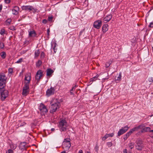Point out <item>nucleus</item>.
I'll list each match as a JSON object with an SVG mask.
<instances>
[{
    "label": "nucleus",
    "instance_id": "1",
    "mask_svg": "<svg viewBox=\"0 0 153 153\" xmlns=\"http://www.w3.org/2000/svg\"><path fill=\"white\" fill-rule=\"evenodd\" d=\"M31 79V74L29 72L27 73L25 75V85L23 88L22 94L26 96L29 93V84Z\"/></svg>",
    "mask_w": 153,
    "mask_h": 153
},
{
    "label": "nucleus",
    "instance_id": "2",
    "mask_svg": "<svg viewBox=\"0 0 153 153\" xmlns=\"http://www.w3.org/2000/svg\"><path fill=\"white\" fill-rule=\"evenodd\" d=\"M51 104L50 107V112L53 113L56 110L59 108L60 103L58 100L56 99H53L51 102Z\"/></svg>",
    "mask_w": 153,
    "mask_h": 153
},
{
    "label": "nucleus",
    "instance_id": "3",
    "mask_svg": "<svg viewBox=\"0 0 153 153\" xmlns=\"http://www.w3.org/2000/svg\"><path fill=\"white\" fill-rule=\"evenodd\" d=\"M7 79V77L5 74L0 73V88H4L5 87Z\"/></svg>",
    "mask_w": 153,
    "mask_h": 153
},
{
    "label": "nucleus",
    "instance_id": "4",
    "mask_svg": "<svg viewBox=\"0 0 153 153\" xmlns=\"http://www.w3.org/2000/svg\"><path fill=\"white\" fill-rule=\"evenodd\" d=\"M58 127L61 131H66L67 129V128L68 127L67 122L65 120H61L59 122Z\"/></svg>",
    "mask_w": 153,
    "mask_h": 153
},
{
    "label": "nucleus",
    "instance_id": "5",
    "mask_svg": "<svg viewBox=\"0 0 153 153\" xmlns=\"http://www.w3.org/2000/svg\"><path fill=\"white\" fill-rule=\"evenodd\" d=\"M1 93V99L2 101H4L8 95L9 92L8 91L4 89V88H0Z\"/></svg>",
    "mask_w": 153,
    "mask_h": 153
},
{
    "label": "nucleus",
    "instance_id": "6",
    "mask_svg": "<svg viewBox=\"0 0 153 153\" xmlns=\"http://www.w3.org/2000/svg\"><path fill=\"white\" fill-rule=\"evenodd\" d=\"M43 72L41 70H39L36 72L35 76L36 80L37 82H39L43 75Z\"/></svg>",
    "mask_w": 153,
    "mask_h": 153
},
{
    "label": "nucleus",
    "instance_id": "7",
    "mask_svg": "<svg viewBox=\"0 0 153 153\" xmlns=\"http://www.w3.org/2000/svg\"><path fill=\"white\" fill-rule=\"evenodd\" d=\"M129 127L127 126H125L120 129L117 133V135L120 136L125 133L128 129Z\"/></svg>",
    "mask_w": 153,
    "mask_h": 153
},
{
    "label": "nucleus",
    "instance_id": "8",
    "mask_svg": "<svg viewBox=\"0 0 153 153\" xmlns=\"http://www.w3.org/2000/svg\"><path fill=\"white\" fill-rule=\"evenodd\" d=\"M55 89L54 87H51L50 88L48 89L46 92V95L49 97L54 94Z\"/></svg>",
    "mask_w": 153,
    "mask_h": 153
},
{
    "label": "nucleus",
    "instance_id": "9",
    "mask_svg": "<svg viewBox=\"0 0 153 153\" xmlns=\"http://www.w3.org/2000/svg\"><path fill=\"white\" fill-rule=\"evenodd\" d=\"M39 109L40 111L42 113L44 114L48 112V110L47 109L46 107L42 104H41L40 105Z\"/></svg>",
    "mask_w": 153,
    "mask_h": 153
},
{
    "label": "nucleus",
    "instance_id": "10",
    "mask_svg": "<svg viewBox=\"0 0 153 153\" xmlns=\"http://www.w3.org/2000/svg\"><path fill=\"white\" fill-rule=\"evenodd\" d=\"M102 22L101 20H97L94 22L93 26L95 28L99 29L102 25Z\"/></svg>",
    "mask_w": 153,
    "mask_h": 153
},
{
    "label": "nucleus",
    "instance_id": "11",
    "mask_svg": "<svg viewBox=\"0 0 153 153\" xmlns=\"http://www.w3.org/2000/svg\"><path fill=\"white\" fill-rule=\"evenodd\" d=\"M135 147L136 149L138 150H141L143 148L142 142L140 140H139L138 142L136 143Z\"/></svg>",
    "mask_w": 153,
    "mask_h": 153
},
{
    "label": "nucleus",
    "instance_id": "12",
    "mask_svg": "<svg viewBox=\"0 0 153 153\" xmlns=\"http://www.w3.org/2000/svg\"><path fill=\"white\" fill-rule=\"evenodd\" d=\"M12 9V14L15 15H17L19 13V7L18 6H15Z\"/></svg>",
    "mask_w": 153,
    "mask_h": 153
},
{
    "label": "nucleus",
    "instance_id": "13",
    "mask_svg": "<svg viewBox=\"0 0 153 153\" xmlns=\"http://www.w3.org/2000/svg\"><path fill=\"white\" fill-rule=\"evenodd\" d=\"M29 33L28 36L29 37H34L36 36V33L35 31L33 29H29L28 31Z\"/></svg>",
    "mask_w": 153,
    "mask_h": 153
},
{
    "label": "nucleus",
    "instance_id": "14",
    "mask_svg": "<svg viewBox=\"0 0 153 153\" xmlns=\"http://www.w3.org/2000/svg\"><path fill=\"white\" fill-rule=\"evenodd\" d=\"M112 17V15L110 14L107 15L103 19V22L105 23H106L109 22L111 19Z\"/></svg>",
    "mask_w": 153,
    "mask_h": 153
},
{
    "label": "nucleus",
    "instance_id": "15",
    "mask_svg": "<svg viewBox=\"0 0 153 153\" xmlns=\"http://www.w3.org/2000/svg\"><path fill=\"white\" fill-rule=\"evenodd\" d=\"M22 10H29L30 11L33 10H34V9L32 6L30 5L23 6L22 7Z\"/></svg>",
    "mask_w": 153,
    "mask_h": 153
},
{
    "label": "nucleus",
    "instance_id": "16",
    "mask_svg": "<svg viewBox=\"0 0 153 153\" xmlns=\"http://www.w3.org/2000/svg\"><path fill=\"white\" fill-rule=\"evenodd\" d=\"M63 148L66 150H68L71 146V143H66L65 142L63 143Z\"/></svg>",
    "mask_w": 153,
    "mask_h": 153
},
{
    "label": "nucleus",
    "instance_id": "17",
    "mask_svg": "<svg viewBox=\"0 0 153 153\" xmlns=\"http://www.w3.org/2000/svg\"><path fill=\"white\" fill-rule=\"evenodd\" d=\"M19 149L21 150H26L27 147L25 142L21 143L19 146Z\"/></svg>",
    "mask_w": 153,
    "mask_h": 153
},
{
    "label": "nucleus",
    "instance_id": "18",
    "mask_svg": "<svg viewBox=\"0 0 153 153\" xmlns=\"http://www.w3.org/2000/svg\"><path fill=\"white\" fill-rule=\"evenodd\" d=\"M46 76L50 77L52 76V74L53 72V71L51 68H48L46 70Z\"/></svg>",
    "mask_w": 153,
    "mask_h": 153
},
{
    "label": "nucleus",
    "instance_id": "19",
    "mask_svg": "<svg viewBox=\"0 0 153 153\" xmlns=\"http://www.w3.org/2000/svg\"><path fill=\"white\" fill-rule=\"evenodd\" d=\"M108 25L107 24L103 25L102 27V30L104 32L107 31L108 30Z\"/></svg>",
    "mask_w": 153,
    "mask_h": 153
},
{
    "label": "nucleus",
    "instance_id": "20",
    "mask_svg": "<svg viewBox=\"0 0 153 153\" xmlns=\"http://www.w3.org/2000/svg\"><path fill=\"white\" fill-rule=\"evenodd\" d=\"M151 128L149 127H145L143 128L141 130V132L142 133L145 132H150Z\"/></svg>",
    "mask_w": 153,
    "mask_h": 153
},
{
    "label": "nucleus",
    "instance_id": "21",
    "mask_svg": "<svg viewBox=\"0 0 153 153\" xmlns=\"http://www.w3.org/2000/svg\"><path fill=\"white\" fill-rule=\"evenodd\" d=\"M131 134V132L129 131L126 133L124 136L123 139L125 140H126L128 138Z\"/></svg>",
    "mask_w": 153,
    "mask_h": 153
},
{
    "label": "nucleus",
    "instance_id": "22",
    "mask_svg": "<svg viewBox=\"0 0 153 153\" xmlns=\"http://www.w3.org/2000/svg\"><path fill=\"white\" fill-rule=\"evenodd\" d=\"M121 74L120 73L118 75L117 74L115 77V79L116 80H120L121 79Z\"/></svg>",
    "mask_w": 153,
    "mask_h": 153
},
{
    "label": "nucleus",
    "instance_id": "23",
    "mask_svg": "<svg viewBox=\"0 0 153 153\" xmlns=\"http://www.w3.org/2000/svg\"><path fill=\"white\" fill-rule=\"evenodd\" d=\"M17 146V145L13 144V143H11L10 144V148L13 150H14L15 149Z\"/></svg>",
    "mask_w": 153,
    "mask_h": 153
},
{
    "label": "nucleus",
    "instance_id": "24",
    "mask_svg": "<svg viewBox=\"0 0 153 153\" xmlns=\"http://www.w3.org/2000/svg\"><path fill=\"white\" fill-rule=\"evenodd\" d=\"M1 57L3 59H4L6 56V54L5 52L3 51L1 53Z\"/></svg>",
    "mask_w": 153,
    "mask_h": 153
},
{
    "label": "nucleus",
    "instance_id": "25",
    "mask_svg": "<svg viewBox=\"0 0 153 153\" xmlns=\"http://www.w3.org/2000/svg\"><path fill=\"white\" fill-rule=\"evenodd\" d=\"M40 53V51L39 50H36L35 52V58L37 57L38 56Z\"/></svg>",
    "mask_w": 153,
    "mask_h": 153
},
{
    "label": "nucleus",
    "instance_id": "26",
    "mask_svg": "<svg viewBox=\"0 0 153 153\" xmlns=\"http://www.w3.org/2000/svg\"><path fill=\"white\" fill-rule=\"evenodd\" d=\"M138 130V129L137 127H135L130 130L129 131H130L131 132V133L132 134L133 132L135 131H137Z\"/></svg>",
    "mask_w": 153,
    "mask_h": 153
},
{
    "label": "nucleus",
    "instance_id": "27",
    "mask_svg": "<svg viewBox=\"0 0 153 153\" xmlns=\"http://www.w3.org/2000/svg\"><path fill=\"white\" fill-rule=\"evenodd\" d=\"M99 76L98 74H97L95 76H94L91 78L90 79L91 81H95L97 79V78H98Z\"/></svg>",
    "mask_w": 153,
    "mask_h": 153
},
{
    "label": "nucleus",
    "instance_id": "28",
    "mask_svg": "<svg viewBox=\"0 0 153 153\" xmlns=\"http://www.w3.org/2000/svg\"><path fill=\"white\" fill-rule=\"evenodd\" d=\"M11 22V19L10 18L8 19H7L5 22L6 23V24L7 25H10Z\"/></svg>",
    "mask_w": 153,
    "mask_h": 153
},
{
    "label": "nucleus",
    "instance_id": "29",
    "mask_svg": "<svg viewBox=\"0 0 153 153\" xmlns=\"http://www.w3.org/2000/svg\"><path fill=\"white\" fill-rule=\"evenodd\" d=\"M111 60H110L108 62H106L105 64V67L107 68H108L111 64Z\"/></svg>",
    "mask_w": 153,
    "mask_h": 153
},
{
    "label": "nucleus",
    "instance_id": "30",
    "mask_svg": "<svg viewBox=\"0 0 153 153\" xmlns=\"http://www.w3.org/2000/svg\"><path fill=\"white\" fill-rule=\"evenodd\" d=\"M108 137H109V134H106L104 137H102V140L104 141Z\"/></svg>",
    "mask_w": 153,
    "mask_h": 153
},
{
    "label": "nucleus",
    "instance_id": "31",
    "mask_svg": "<svg viewBox=\"0 0 153 153\" xmlns=\"http://www.w3.org/2000/svg\"><path fill=\"white\" fill-rule=\"evenodd\" d=\"M0 34L2 35H3L5 34V31L4 29L2 28L0 30Z\"/></svg>",
    "mask_w": 153,
    "mask_h": 153
},
{
    "label": "nucleus",
    "instance_id": "32",
    "mask_svg": "<svg viewBox=\"0 0 153 153\" xmlns=\"http://www.w3.org/2000/svg\"><path fill=\"white\" fill-rule=\"evenodd\" d=\"M70 139L69 138H66L64 140L63 143L65 142L66 143H71L70 142Z\"/></svg>",
    "mask_w": 153,
    "mask_h": 153
},
{
    "label": "nucleus",
    "instance_id": "33",
    "mask_svg": "<svg viewBox=\"0 0 153 153\" xmlns=\"http://www.w3.org/2000/svg\"><path fill=\"white\" fill-rule=\"evenodd\" d=\"M76 87V86H75L73 87L70 90V93H71V94L73 95V94H74V90L75 89Z\"/></svg>",
    "mask_w": 153,
    "mask_h": 153
},
{
    "label": "nucleus",
    "instance_id": "34",
    "mask_svg": "<svg viewBox=\"0 0 153 153\" xmlns=\"http://www.w3.org/2000/svg\"><path fill=\"white\" fill-rule=\"evenodd\" d=\"M134 143H131L128 144L129 147L131 149H132L134 147Z\"/></svg>",
    "mask_w": 153,
    "mask_h": 153
},
{
    "label": "nucleus",
    "instance_id": "35",
    "mask_svg": "<svg viewBox=\"0 0 153 153\" xmlns=\"http://www.w3.org/2000/svg\"><path fill=\"white\" fill-rule=\"evenodd\" d=\"M42 64V61L40 60H39L36 63L37 66L39 67Z\"/></svg>",
    "mask_w": 153,
    "mask_h": 153
},
{
    "label": "nucleus",
    "instance_id": "36",
    "mask_svg": "<svg viewBox=\"0 0 153 153\" xmlns=\"http://www.w3.org/2000/svg\"><path fill=\"white\" fill-rule=\"evenodd\" d=\"M13 68H9L8 69V72L9 74H12L13 73Z\"/></svg>",
    "mask_w": 153,
    "mask_h": 153
},
{
    "label": "nucleus",
    "instance_id": "37",
    "mask_svg": "<svg viewBox=\"0 0 153 153\" xmlns=\"http://www.w3.org/2000/svg\"><path fill=\"white\" fill-rule=\"evenodd\" d=\"M9 29L10 30H16V27L14 26H10L9 27Z\"/></svg>",
    "mask_w": 153,
    "mask_h": 153
},
{
    "label": "nucleus",
    "instance_id": "38",
    "mask_svg": "<svg viewBox=\"0 0 153 153\" xmlns=\"http://www.w3.org/2000/svg\"><path fill=\"white\" fill-rule=\"evenodd\" d=\"M137 127L138 128V129H143V128H144V126L143 124H142V125H139L138 126H137Z\"/></svg>",
    "mask_w": 153,
    "mask_h": 153
},
{
    "label": "nucleus",
    "instance_id": "39",
    "mask_svg": "<svg viewBox=\"0 0 153 153\" xmlns=\"http://www.w3.org/2000/svg\"><path fill=\"white\" fill-rule=\"evenodd\" d=\"M107 146L108 147H111L112 146V143L111 142H108L106 143Z\"/></svg>",
    "mask_w": 153,
    "mask_h": 153
},
{
    "label": "nucleus",
    "instance_id": "40",
    "mask_svg": "<svg viewBox=\"0 0 153 153\" xmlns=\"http://www.w3.org/2000/svg\"><path fill=\"white\" fill-rule=\"evenodd\" d=\"M22 61H23L22 58H21L19 59L18 61H17L16 62V63H20L22 62Z\"/></svg>",
    "mask_w": 153,
    "mask_h": 153
},
{
    "label": "nucleus",
    "instance_id": "41",
    "mask_svg": "<svg viewBox=\"0 0 153 153\" xmlns=\"http://www.w3.org/2000/svg\"><path fill=\"white\" fill-rule=\"evenodd\" d=\"M4 44L2 42H0V48L1 49H2L4 48Z\"/></svg>",
    "mask_w": 153,
    "mask_h": 153
},
{
    "label": "nucleus",
    "instance_id": "42",
    "mask_svg": "<svg viewBox=\"0 0 153 153\" xmlns=\"http://www.w3.org/2000/svg\"><path fill=\"white\" fill-rule=\"evenodd\" d=\"M6 153H13V152L12 149H9L6 152Z\"/></svg>",
    "mask_w": 153,
    "mask_h": 153
},
{
    "label": "nucleus",
    "instance_id": "43",
    "mask_svg": "<svg viewBox=\"0 0 153 153\" xmlns=\"http://www.w3.org/2000/svg\"><path fill=\"white\" fill-rule=\"evenodd\" d=\"M94 149L95 151L97 152L99 150V147L97 145H96Z\"/></svg>",
    "mask_w": 153,
    "mask_h": 153
},
{
    "label": "nucleus",
    "instance_id": "44",
    "mask_svg": "<svg viewBox=\"0 0 153 153\" xmlns=\"http://www.w3.org/2000/svg\"><path fill=\"white\" fill-rule=\"evenodd\" d=\"M45 56V54L43 52H41V58H44Z\"/></svg>",
    "mask_w": 153,
    "mask_h": 153
},
{
    "label": "nucleus",
    "instance_id": "45",
    "mask_svg": "<svg viewBox=\"0 0 153 153\" xmlns=\"http://www.w3.org/2000/svg\"><path fill=\"white\" fill-rule=\"evenodd\" d=\"M54 46L53 47V50L54 52V53H56V50L55 49V48L56 47L57 44L56 43H55L54 44Z\"/></svg>",
    "mask_w": 153,
    "mask_h": 153
},
{
    "label": "nucleus",
    "instance_id": "46",
    "mask_svg": "<svg viewBox=\"0 0 153 153\" xmlns=\"http://www.w3.org/2000/svg\"><path fill=\"white\" fill-rule=\"evenodd\" d=\"M149 81L150 82H153V77H151L149 78Z\"/></svg>",
    "mask_w": 153,
    "mask_h": 153
},
{
    "label": "nucleus",
    "instance_id": "47",
    "mask_svg": "<svg viewBox=\"0 0 153 153\" xmlns=\"http://www.w3.org/2000/svg\"><path fill=\"white\" fill-rule=\"evenodd\" d=\"M53 17L52 16H49L48 17V20L50 22H51L53 19Z\"/></svg>",
    "mask_w": 153,
    "mask_h": 153
},
{
    "label": "nucleus",
    "instance_id": "48",
    "mask_svg": "<svg viewBox=\"0 0 153 153\" xmlns=\"http://www.w3.org/2000/svg\"><path fill=\"white\" fill-rule=\"evenodd\" d=\"M50 31L49 28H48L47 30V36L48 37H49V33H50Z\"/></svg>",
    "mask_w": 153,
    "mask_h": 153
},
{
    "label": "nucleus",
    "instance_id": "49",
    "mask_svg": "<svg viewBox=\"0 0 153 153\" xmlns=\"http://www.w3.org/2000/svg\"><path fill=\"white\" fill-rule=\"evenodd\" d=\"M149 27H153V22L150 23V25H149Z\"/></svg>",
    "mask_w": 153,
    "mask_h": 153
},
{
    "label": "nucleus",
    "instance_id": "50",
    "mask_svg": "<svg viewBox=\"0 0 153 153\" xmlns=\"http://www.w3.org/2000/svg\"><path fill=\"white\" fill-rule=\"evenodd\" d=\"M24 72V69H23L22 70L21 72L19 74V76H20L21 75H23V73Z\"/></svg>",
    "mask_w": 153,
    "mask_h": 153
},
{
    "label": "nucleus",
    "instance_id": "51",
    "mask_svg": "<svg viewBox=\"0 0 153 153\" xmlns=\"http://www.w3.org/2000/svg\"><path fill=\"white\" fill-rule=\"evenodd\" d=\"M47 22V20L45 19H44L42 20V22L43 23L45 24Z\"/></svg>",
    "mask_w": 153,
    "mask_h": 153
},
{
    "label": "nucleus",
    "instance_id": "52",
    "mask_svg": "<svg viewBox=\"0 0 153 153\" xmlns=\"http://www.w3.org/2000/svg\"><path fill=\"white\" fill-rule=\"evenodd\" d=\"M10 0H4L5 3L7 4H9L10 2Z\"/></svg>",
    "mask_w": 153,
    "mask_h": 153
},
{
    "label": "nucleus",
    "instance_id": "53",
    "mask_svg": "<svg viewBox=\"0 0 153 153\" xmlns=\"http://www.w3.org/2000/svg\"><path fill=\"white\" fill-rule=\"evenodd\" d=\"M109 135V137H112L114 135V133H112L110 134H108Z\"/></svg>",
    "mask_w": 153,
    "mask_h": 153
},
{
    "label": "nucleus",
    "instance_id": "54",
    "mask_svg": "<svg viewBox=\"0 0 153 153\" xmlns=\"http://www.w3.org/2000/svg\"><path fill=\"white\" fill-rule=\"evenodd\" d=\"M25 124L26 123L25 122H23V123H21L20 126H25Z\"/></svg>",
    "mask_w": 153,
    "mask_h": 153
},
{
    "label": "nucleus",
    "instance_id": "55",
    "mask_svg": "<svg viewBox=\"0 0 153 153\" xmlns=\"http://www.w3.org/2000/svg\"><path fill=\"white\" fill-rule=\"evenodd\" d=\"M2 8V5L0 4V12H1Z\"/></svg>",
    "mask_w": 153,
    "mask_h": 153
},
{
    "label": "nucleus",
    "instance_id": "56",
    "mask_svg": "<svg viewBox=\"0 0 153 153\" xmlns=\"http://www.w3.org/2000/svg\"><path fill=\"white\" fill-rule=\"evenodd\" d=\"M123 153H127V150L126 149H125L123 150Z\"/></svg>",
    "mask_w": 153,
    "mask_h": 153
},
{
    "label": "nucleus",
    "instance_id": "57",
    "mask_svg": "<svg viewBox=\"0 0 153 153\" xmlns=\"http://www.w3.org/2000/svg\"><path fill=\"white\" fill-rule=\"evenodd\" d=\"M78 153H83V151H82V150H80L79 151Z\"/></svg>",
    "mask_w": 153,
    "mask_h": 153
},
{
    "label": "nucleus",
    "instance_id": "58",
    "mask_svg": "<svg viewBox=\"0 0 153 153\" xmlns=\"http://www.w3.org/2000/svg\"><path fill=\"white\" fill-rule=\"evenodd\" d=\"M83 32V31H81L79 33V35H81L82 33Z\"/></svg>",
    "mask_w": 153,
    "mask_h": 153
},
{
    "label": "nucleus",
    "instance_id": "59",
    "mask_svg": "<svg viewBox=\"0 0 153 153\" xmlns=\"http://www.w3.org/2000/svg\"><path fill=\"white\" fill-rule=\"evenodd\" d=\"M152 9H153V6L151 7L150 10L149 11V12H150L151 10Z\"/></svg>",
    "mask_w": 153,
    "mask_h": 153
},
{
    "label": "nucleus",
    "instance_id": "60",
    "mask_svg": "<svg viewBox=\"0 0 153 153\" xmlns=\"http://www.w3.org/2000/svg\"><path fill=\"white\" fill-rule=\"evenodd\" d=\"M51 130L52 131H53L55 130V129L54 128H52Z\"/></svg>",
    "mask_w": 153,
    "mask_h": 153
},
{
    "label": "nucleus",
    "instance_id": "61",
    "mask_svg": "<svg viewBox=\"0 0 153 153\" xmlns=\"http://www.w3.org/2000/svg\"><path fill=\"white\" fill-rule=\"evenodd\" d=\"M61 153H66V152L65 151H63L61 152Z\"/></svg>",
    "mask_w": 153,
    "mask_h": 153
},
{
    "label": "nucleus",
    "instance_id": "62",
    "mask_svg": "<svg viewBox=\"0 0 153 153\" xmlns=\"http://www.w3.org/2000/svg\"><path fill=\"white\" fill-rule=\"evenodd\" d=\"M153 116V114L152 115H151L150 116H149L150 117H152V116Z\"/></svg>",
    "mask_w": 153,
    "mask_h": 153
},
{
    "label": "nucleus",
    "instance_id": "63",
    "mask_svg": "<svg viewBox=\"0 0 153 153\" xmlns=\"http://www.w3.org/2000/svg\"><path fill=\"white\" fill-rule=\"evenodd\" d=\"M150 132H153V130H151Z\"/></svg>",
    "mask_w": 153,
    "mask_h": 153
},
{
    "label": "nucleus",
    "instance_id": "64",
    "mask_svg": "<svg viewBox=\"0 0 153 153\" xmlns=\"http://www.w3.org/2000/svg\"><path fill=\"white\" fill-rule=\"evenodd\" d=\"M86 153H91L87 151Z\"/></svg>",
    "mask_w": 153,
    "mask_h": 153
}]
</instances>
